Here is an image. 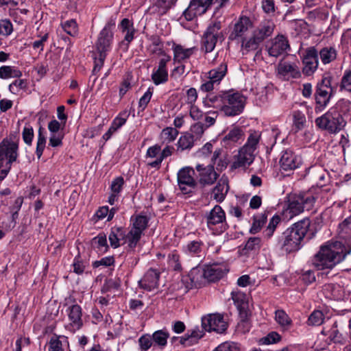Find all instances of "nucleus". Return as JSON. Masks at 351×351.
<instances>
[{
    "label": "nucleus",
    "mask_w": 351,
    "mask_h": 351,
    "mask_svg": "<svg viewBox=\"0 0 351 351\" xmlns=\"http://www.w3.org/2000/svg\"><path fill=\"white\" fill-rule=\"evenodd\" d=\"M231 294L241 319V322L239 324V326L240 327L241 325L245 327L246 326L247 330H248L249 324L247 322V319L250 313L247 295L241 291H232Z\"/></svg>",
    "instance_id": "4468645a"
},
{
    "label": "nucleus",
    "mask_w": 351,
    "mask_h": 351,
    "mask_svg": "<svg viewBox=\"0 0 351 351\" xmlns=\"http://www.w3.org/2000/svg\"><path fill=\"white\" fill-rule=\"evenodd\" d=\"M278 74L285 80L298 78L300 76L298 66L295 64L280 61L277 66Z\"/></svg>",
    "instance_id": "a878e982"
},
{
    "label": "nucleus",
    "mask_w": 351,
    "mask_h": 351,
    "mask_svg": "<svg viewBox=\"0 0 351 351\" xmlns=\"http://www.w3.org/2000/svg\"><path fill=\"white\" fill-rule=\"evenodd\" d=\"M302 72L306 75H311L317 69L318 53L315 47H311L304 50L302 56Z\"/></svg>",
    "instance_id": "f3484780"
},
{
    "label": "nucleus",
    "mask_w": 351,
    "mask_h": 351,
    "mask_svg": "<svg viewBox=\"0 0 351 351\" xmlns=\"http://www.w3.org/2000/svg\"><path fill=\"white\" fill-rule=\"evenodd\" d=\"M328 287L330 289L331 295L335 300H346L347 299L349 290L348 287H342L338 284L330 285Z\"/></svg>",
    "instance_id": "58836bf2"
},
{
    "label": "nucleus",
    "mask_w": 351,
    "mask_h": 351,
    "mask_svg": "<svg viewBox=\"0 0 351 351\" xmlns=\"http://www.w3.org/2000/svg\"><path fill=\"white\" fill-rule=\"evenodd\" d=\"M228 66L226 62L204 73L199 90L202 92H210L218 86L226 75Z\"/></svg>",
    "instance_id": "1a4fd4ad"
},
{
    "label": "nucleus",
    "mask_w": 351,
    "mask_h": 351,
    "mask_svg": "<svg viewBox=\"0 0 351 351\" xmlns=\"http://www.w3.org/2000/svg\"><path fill=\"white\" fill-rule=\"evenodd\" d=\"M337 232L345 243L329 241L322 245L313 259V265L318 270L332 269L351 252V221L340 222Z\"/></svg>",
    "instance_id": "f257e3e1"
},
{
    "label": "nucleus",
    "mask_w": 351,
    "mask_h": 351,
    "mask_svg": "<svg viewBox=\"0 0 351 351\" xmlns=\"http://www.w3.org/2000/svg\"><path fill=\"white\" fill-rule=\"evenodd\" d=\"M260 138L261 134L258 132H253L249 135L245 145L239 149L238 154L234 156L232 168L245 169L253 163Z\"/></svg>",
    "instance_id": "f03ea898"
},
{
    "label": "nucleus",
    "mask_w": 351,
    "mask_h": 351,
    "mask_svg": "<svg viewBox=\"0 0 351 351\" xmlns=\"http://www.w3.org/2000/svg\"><path fill=\"white\" fill-rule=\"evenodd\" d=\"M315 125L319 129L326 130L330 133H337L346 125V121L335 109H330L322 116L315 121Z\"/></svg>",
    "instance_id": "6e6552de"
},
{
    "label": "nucleus",
    "mask_w": 351,
    "mask_h": 351,
    "mask_svg": "<svg viewBox=\"0 0 351 351\" xmlns=\"http://www.w3.org/2000/svg\"><path fill=\"white\" fill-rule=\"evenodd\" d=\"M46 144V138L42 133L41 130H39L36 144V154L38 158H40L43 154Z\"/></svg>",
    "instance_id": "13d9d810"
},
{
    "label": "nucleus",
    "mask_w": 351,
    "mask_h": 351,
    "mask_svg": "<svg viewBox=\"0 0 351 351\" xmlns=\"http://www.w3.org/2000/svg\"><path fill=\"white\" fill-rule=\"evenodd\" d=\"M207 226L214 234H221L228 228L226 221H207Z\"/></svg>",
    "instance_id": "c03bdc74"
},
{
    "label": "nucleus",
    "mask_w": 351,
    "mask_h": 351,
    "mask_svg": "<svg viewBox=\"0 0 351 351\" xmlns=\"http://www.w3.org/2000/svg\"><path fill=\"white\" fill-rule=\"evenodd\" d=\"M266 48L269 56L278 58L287 53L289 44L285 36L278 35L270 40Z\"/></svg>",
    "instance_id": "dca6fc26"
},
{
    "label": "nucleus",
    "mask_w": 351,
    "mask_h": 351,
    "mask_svg": "<svg viewBox=\"0 0 351 351\" xmlns=\"http://www.w3.org/2000/svg\"><path fill=\"white\" fill-rule=\"evenodd\" d=\"M194 173V169L189 167H183L178 172V185L183 194H189L195 189L196 181L193 178Z\"/></svg>",
    "instance_id": "f8f14e48"
},
{
    "label": "nucleus",
    "mask_w": 351,
    "mask_h": 351,
    "mask_svg": "<svg viewBox=\"0 0 351 351\" xmlns=\"http://www.w3.org/2000/svg\"><path fill=\"white\" fill-rule=\"evenodd\" d=\"M315 197L311 192H305L300 194L293 200L289 202L287 208L282 210V217L284 219H291L298 215L304 209L308 210L314 205Z\"/></svg>",
    "instance_id": "423d86ee"
},
{
    "label": "nucleus",
    "mask_w": 351,
    "mask_h": 351,
    "mask_svg": "<svg viewBox=\"0 0 351 351\" xmlns=\"http://www.w3.org/2000/svg\"><path fill=\"white\" fill-rule=\"evenodd\" d=\"M63 30L71 36H75L78 33V26L74 19H70L61 23Z\"/></svg>",
    "instance_id": "a18cd8bd"
},
{
    "label": "nucleus",
    "mask_w": 351,
    "mask_h": 351,
    "mask_svg": "<svg viewBox=\"0 0 351 351\" xmlns=\"http://www.w3.org/2000/svg\"><path fill=\"white\" fill-rule=\"evenodd\" d=\"M189 278L195 287H200L208 282L206 278L205 267L193 268L189 274Z\"/></svg>",
    "instance_id": "c756f323"
},
{
    "label": "nucleus",
    "mask_w": 351,
    "mask_h": 351,
    "mask_svg": "<svg viewBox=\"0 0 351 351\" xmlns=\"http://www.w3.org/2000/svg\"><path fill=\"white\" fill-rule=\"evenodd\" d=\"M92 246L97 250V253L104 254L108 250L106 236L104 234H99L92 240Z\"/></svg>",
    "instance_id": "c9c22d12"
},
{
    "label": "nucleus",
    "mask_w": 351,
    "mask_h": 351,
    "mask_svg": "<svg viewBox=\"0 0 351 351\" xmlns=\"http://www.w3.org/2000/svg\"><path fill=\"white\" fill-rule=\"evenodd\" d=\"M145 157L148 166L158 169L160 165H156V162L158 161L160 157V146L154 145L149 147L147 150Z\"/></svg>",
    "instance_id": "72a5a7b5"
},
{
    "label": "nucleus",
    "mask_w": 351,
    "mask_h": 351,
    "mask_svg": "<svg viewBox=\"0 0 351 351\" xmlns=\"http://www.w3.org/2000/svg\"><path fill=\"white\" fill-rule=\"evenodd\" d=\"M13 31L12 24L8 19L0 21V35L8 36L12 34Z\"/></svg>",
    "instance_id": "052dcab7"
},
{
    "label": "nucleus",
    "mask_w": 351,
    "mask_h": 351,
    "mask_svg": "<svg viewBox=\"0 0 351 351\" xmlns=\"http://www.w3.org/2000/svg\"><path fill=\"white\" fill-rule=\"evenodd\" d=\"M152 79L156 85L166 82L168 80V72L167 69H157L153 72Z\"/></svg>",
    "instance_id": "de8ad7c7"
},
{
    "label": "nucleus",
    "mask_w": 351,
    "mask_h": 351,
    "mask_svg": "<svg viewBox=\"0 0 351 351\" xmlns=\"http://www.w3.org/2000/svg\"><path fill=\"white\" fill-rule=\"evenodd\" d=\"M211 162L217 165V170H222L227 167L226 158L222 156V149L217 148L211 154Z\"/></svg>",
    "instance_id": "e433bc0d"
},
{
    "label": "nucleus",
    "mask_w": 351,
    "mask_h": 351,
    "mask_svg": "<svg viewBox=\"0 0 351 351\" xmlns=\"http://www.w3.org/2000/svg\"><path fill=\"white\" fill-rule=\"evenodd\" d=\"M279 163L281 170L291 171L301 166L302 160L300 155L291 150L287 149L282 153Z\"/></svg>",
    "instance_id": "6ab92c4d"
},
{
    "label": "nucleus",
    "mask_w": 351,
    "mask_h": 351,
    "mask_svg": "<svg viewBox=\"0 0 351 351\" xmlns=\"http://www.w3.org/2000/svg\"><path fill=\"white\" fill-rule=\"evenodd\" d=\"M245 138V133L242 128L232 125L227 130V132L222 138L223 145L226 147H232L237 143L243 142Z\"/></svg>",
    "instance_id": "412c9836"
},
{
    "label": "nucleus",
    "mask_w": 351,
    "mask_h": 351,
    "mask_svg": "<svg viewBox=\"0 0 351 351\" xmlns=\"http://www.w3.org/2000/svg\"><path fill=\"white\" fill-rule=\"evenodd\" d=\"M229 186L227 178H221L213 189L210 197L217 202H222L228 192Z\"/></svg>",
    "instance_id": "cd10ccee"
},
{
    "label": "nucleus",
    "mask_w": 351,
    "mask_h": 351,
    "mask_svg": "<svg viewBox=\"0 0 351 351\" xmlns=\"http://www.w3.org/2000/svg\"><path fill=\"white\" fill-rule=\"evenodd\" d=\"M26 83L23 80H16L9 86L10 91L13 94H17L21 90L25 88Z\"/></svg>",
    "instance_id": "338daca9"
},
{
    "label": "nucleus",
    "mask_w": 351,
    "mask_h": 351,
    "mask_svg": "<svg viewBox=\"0 0 351 351\" xmlns=\"http://www.w3.org/2000/svg\"><path fill=\"white\" fill-rule=\"evenodd\" d=\"M319 57L324 64H328L337 58V51L334 47H326L320 50Z\"/></svg>",
    "instance_id": "ea45409f"
},
{
    "label": "nucleus",
    "mask_w": 351,
    "mask_h": 351,
    "mask_svg": "<svg viewBox=\"0 0 351 351\" xmlns=\"http://www.w3.org/2000/svg\"><path fill=\"white\" fill-rule=\"evenodd\" d=\"M213 149V144L207 143L197 152V156L202 159L206 158L211 155Z\"/></svg>",
    "instance_id": "69168bd1"
},
{
    "label": "nucleus",
    "mask_w": 351,
    "mask_h": 351,
    "mask_svg": "<svg viewBox=\"0 0 351 351\" xmlns=\"http://www.w3.org/2000/svg\"><path fill=\"white\" fill-rule=\"evenodd\" d=\"M147 227V221H134L130 230L125 234L124 244H127L131 249L136 247Z\"/></svg>",
    "instance_id": "2eb2a0df"
},
{
    "label": "nucleus",
    "mask_w": 351,
    "mask_h": 351,
    "mask_svg": "<svg viewBox=\"0 0 351 351\" xmlns=\"http://www.w3.org/2000/svg\"><path fill=\"white\" fill-rule=\"evenodd\" d=\"M322 334L328 336L330 341L335 343L343 344L345 343V338L338 329V324L335 322L331 328L326 332L324 330L322 332Z\"/></svg>",
    "instance_id": "f704fd0d"
},
{
    "label": "nucleus",
    "mask_w": 351,
    "mask_h": 351,
    "mask_svg": "<svg viewBox=\"0 0 351 351\" xmlns=\"http://www.w3.org/2000/svg\"><path fill=\"white\" fill-rule=\"evenodd\" d=\"M275 25L271 20L264 19L253 30L249 38H244L241 40V47L247 51L255 50L258 45L274 32Z\"/></svg>",
    "instance_id": "39448f33"
},
{
    "label": "nucleus",
    "mask_w": 351,
    "mask_h": 351,
    "mask_svg": "<svg viewBox=\"0 0 351 351\" xmlns=\"http://www.w3.org/2000/svg\"><path fill=\"white\" fill-rule=\"evenodd\" d=\"M198 172L199 181L201 184H212L218 178V175L212 165L204 167L203 165H197L195 167Z\"/></svg>",
    "instance_id": "393cba45"
},
{
    "label": "nucleus",
    "mask_w": 351,
    "mask_h": 351,
    "mask_svg": "<svg viewBox=\"0 0 351 351\" xmlns=\"http://www.w3.org/2000/svg\"><path fill=\"white\" fill-rule=\"evenodd\" d=\"M213 351H241V348L235 342L225 341L219 344Z\"/></svg>",
    "instance_id": "603ef678"
},
{
    "label": "nucleus",
    "mask_w": 351,
    "mask_h": 351,
    "mask_svg": "<svg viewBox=\"0 0 351 351\" xmlns=\"http://www.w3.org/2000/svg\"><path fill=\"white\" fill-rule=\"evenodd\" d=\"M204 331L199 330L198 327H196L191 330H189L183 337H182L180 339V343L186 346H189L196 343L199 339L204 337Z\"/></svg>",
    "instance_id": "7c9ffc66"
},
{
    "label": "nucleus",
    "mask_w": 351,
    "mask_h": 351,
    "mask_svg": "<svg viewBox=\"0 0 351 351\" xmlns=\"http://www.w3.org/2000/svg\"><path fill=\"white\" fill-rule=\"evenodd\" d=\"M202 326L204 330L208 332L215 331L217 333H223L226 330L228 324L224 320L223 315L210 314L202 317Z\"/></svg>",
    "instance_id": "ddd939ff"
},
{
    "label": "nucleus",
    "mask_w": 351,
    "mask_h": 351,
    "mask_svg": "<svg viewBox=\"0 0 351 351\" xmlns=\"http://www.w3.org/2000/svg\"><path fill=\"white\" fill-rule=\"evenodd\" d=\"M151 337L154 346L164 348L167 343V339L169 337V334L165 330H158L155 331Z\"/></svg>",
    "instance_id": "4c0bfd02"
},
{
    "label": "nucleus",
    "mask_w": 351,
    "mask_h": 351,
    "mask_svg": "<svg viewBox=\"0 0 351 351\" xmlns=\"http://www.w3.org/2000/svg\"><path fill=\"white\" fill-rule=\"evenodd\" d=\"M245 104V97L240 93L231 90L222 93L221 111L226 116L240 114L244 109Z\"/></svg>",
    "instance_id": "0eeeda50"
},
{
    "label": "nucleus",
    "mask_w": 351,
    "mask_h": 351,
    "mask_svg": "<svg viewBox=\"0 0 351 351\" xmlns=\"http://www.w3.org/2000/svg\"><path fill=\"white\" fill-rule=\"evenodd\" d=\"M221 22L214 21L207 28L202 39V48L206 53L211 52L217 40L222 38Z\"/></svg>",
    "instance_id": "9b49d317"
},
{
    "label": "nucleus",
    "mask_w": 351,
    "mask_h": 351,
    "mask_svg": "<svg viewBox=\"0 0 351 351\" xmlns=\"http://www.w3.org/2000/svg\"><path fill=\"white\" fill-rule=\"evenodd\" d=\"M213 0H192L183 13L187 21L193 19L197 16L204 14L211 5Z\"/></svg>",
    "instance_id": "aec40b11"
},
{
    "label": "nucleus",
    "mask_w": 351,
    "mask_h": 351,
    "mask_svg": "<svg viewBox=\"0 0 351 351\" xmlns=\"http://www.w3.org/2000/svg\"><path fill=\"white\" fill-rule=\"evenodd\" d=\"M66 312L69 320L68 328L73 332L80 330L83 325L81 306L78 304L71 305L67 308Z\"/></svg>",
    "instance_id": "5701e85b"
},
{
    "label": "nucleus",
    "mask_w": 351,
    "mask_h": 351,
    "mask_svg": "<svg viewBox=\"0 0 351 351\" xmlns=\"http://www.w3.org/2000/svg\"><path fill=\"white\" fill-rule=\"evenodd\" d=\"M21 76V72L15 66H2L0 67V78L9 79L12 77H19Z\"/></svg>",
    "instance_id": "79ce46f5"
},
{
    "label": "nucleus",
    "mask_w": 351,
    "mask_h": 351,
    "mask_svg": "<svg viewBox=\"0 0 351 351\" xmlns=\"http://www.w3.org/2000/svg\"><path fill=\"white\" fill-rule=\"evenodd\" d=\"M324 319V315L320 311H314L309 316L307 323L310 326H319Z\"/></svg>",
    "instance_id": "3c124183"
},
{
    "label": "nucleus",
    "mask_w": 351,
    "mask_h": 351,
    "mask_svg": "<svg viewBox=\"0 0 351 351\" xmlns=\"http://www.w3.org/2000/svg\"><path fill=\"white\" fill-rule=\"evenodd\" d=\"M341 89L351 93V69L346 70L341 80Z\"/></svg>",
    "instance_id": "4d7b16f0"
},
{
    "label": "nucleus",
    "mask_w": 351,
    "mask_h": 351,
    "mask_svg": "<svg viewBox=\"0 0 351 351\" xmlns=\"http://www.w3.org/2000/svg\"><path fill=\"white\" fill-rule=\"evenodd\" d=\"M129 115L130 112L127 110H123L113 119L111 124L119 130L126 123Z\"/></svg>",
    "instance_id": "8fccbe9b"
},
{
    "label": "nucleus",
    "mask_w": 351,
    "mask_h": 351,
    "mask_svg": "<svg viewBox=\"0 0 351 351\" xmlns=\"http://www.w3.org/2000/svg\"><path fill=\"white\" fill-rule=\"evenodd\" d=\"M331 109H335L340 114H346L351 110V102L348 99H340Z\"/></svg>",
    "instance_id": "864d4df0"
},
{
    "label": "nucleus",
    "mask_w": 351,
    "mask_h": 351,
    "mask_svg": "<svg viewBox=\"0 0 351 351\" xmlns=\"http://www.w3.org/2000/svg\"><path fill=\"white\" fill-rule=\"evenodd\" d=\"M332 89L330 86V80L324 79L321 83L317 84L315 99L317 104V108L322 110L328 104Z\"/></svg>",
    "instance_id": "a211bd4d"
},
{
    "label": "nucleus",
    "mask_w": 351,
    "mask_h": 351,
    "mask_svg": "<svg viewBox=\"0 0 351 351\" xmlns=\"http://www.w3.org/2000/svg\"><path fill=\"white\" fill-rule=\"evenodd\" d=\"M310 221H298L284 232L282 248L287 253L300 250L301 241L307 233Z\"/></svg>",
    "instance_id": "20e7f679"
},
{
    "label": "nucleus",
    "mask_w": 351,
    "mask_h": 351,
    "mask_svg": "<svg viewBox=\"0 0 351 351\" xmlns=\"http://www.w3.org/2000/svg\"><path fill=\"white\" fill-rule=\"evenodd\" d=\"M173 52V61L182 62L189 59L196 51L195 47L186 48L181 45L173 44L172 47Z\"/></svg>",
    "instance_id": "c85d7f7f"
},
{
    "label": "nucleus",
    "mask_w": 351,
    "mask_h": 351,
    "mask_svg": "<svg viewBox=\"0 0 351 351\" xmlns=\"http://www.w3.org/2000/svg\"><path fill=\"white\" fill-rule=\"evenodd\" d=\"M226 215L221 207L216 205L210 212L207 219H225Z\"/></svg>",
    "instance_id": "680f3d73"
},
{
    "label": "nucleus",
    "mask_w": 351,
    "mask_h": 351,
    "mask_svg": "<svg viewBox=\"0 0 351 351\" xmlns=\"http://www.w3.org/2000/svg\"><path fill=\"white\" fill-rule=\"evenodd\" d=\"M204 103L205 106H213L221 110V105L222 104V94H209L206 96Z\"/></svg>",
    "instance_id": "09e8293b"
},
{
    "label": "nucleus",
    "mask_w": 351,
    "mask_h": 351,
    "mask_svg": "<svg viewBox=\"0 0 351 351\" xmlns=\"http://www.w3.org/2000/svg\"><path fill=\"white\" fill-rule=\"evenodd\" d=\"M281 339L280 335L276 332H271L266 337L262 338L260 340L261 344H270L275 343L279 341Z\"/></svg>",
    "instance_id": "0e129e2a"
},
{
    "label": "nucleus",
    "mask_w": 351,
    "mask_h": 351,
    "mask_svg": "<svg viewBox=\"0 0 351 351\" xmlns=\"http://www.w3.org/2000/svg\"><path fill=\"white\" fill-rule=\"evenodd\" d=\"M306 123L305 116L300 112H295L293 115V125L297 131L304 128Z\"/></svg>",
    "instance_id": "e2e57ef3"
},
{
    "label": "nucleus",
    "mask_w": 351,
    "mask_h": 351,
    "mask_svg": "<svg viewBox=\"0 0 351 351\" xmlns=\"http://www.w3.org/2000/svg\"><path fill=\"white\" fill-rule=\"evenodd\" d=\"M160 273L154 269H149L143 278L138 281L139 286L147 291H152L158 287Z\"/></svg>",
    "instance_id": "bb28decb"
},
{
    "label": "nucleus",
    "mask_w": 351,
    "mask_h": 351,
    "mask_svg": "<svg viewBox=\"0 0 351 351\" xmlns=\"http://www.w3.org/2000/svg\"><path fill=\"white\" fill-rule=\"evenodd\" d=\"M261 239L258 237H252L248 239L244 248L245 254L251 251H256L260 248Z\"/></svg>",
    "instance_id": "6e6d98bb"
},
{
    "label": "nucleus",
    "mask_w": 351,
    "mask_h": 351,
    "mask_svg": "<svg viewBox=\"0 0 351 351\" xmlns=\"http://www.w3.org/2000/svg\"><path fill=\"white\" fill-rule=\"evenodd\" d=\"M23 139L27 145H31L34 138V130L30 125H25L22 132Z\"/></svg>",
    "instance_id": "774afa93"
},
{
    "label": "nucleus",
    "mask_w": 351,
    "mask_h": 351,
    "mask_svg": "<svg viewBox=\"0 0 351 351\" xmlns=\"http://www.w3.org/2000/svg\"><path fill=\"white\" fill-rule=\"evenodd\" d=\"M125 231L120 227L112 228L109 234V241L110 245L117 248L121 245H124Z\"/></svg>",
    "instance_id": "473e14b6"
},
{
    "label": "nucleus",
    "mask_w": 351,
    "mask_h": 351,
    "mask_svg": "<svg viewBox=\"0 0 351 351\" xmlns=\"http://www.w3.org/2000/svg\"><path fill=\"white\" fill-rule=\"evenodd\" d=\"M275 319L285 330H288L292 325V320L283 310H277L275 312Z\"/></svg>",
    "instance_id": "a19ab883"
},
{
    "label": "nucleus",
    "mask_w": 351,
    "mask_h": 351,
    "mask_svg": "<svg viewBox=\"0 0 351 351\" xmlns=\"http://www.w3.org/2000/svg\"><path fill=\"white\" fill-rule=\"evenodd\" d=\"M194 145V137L189 133L182 135L178 141V149L182 151L190 149Z\"/></svg>",
    "instance_id": "37998d69"
},
{
    "label": "nucleus",
    "mask_w": 351,
    "mask_h": 351,
    "mask_svg": "<svg viewBox=\"0 0 351 351\" xmlns=\"http://www.w3.org/2000/svg\"><path fill=\"white\" fill-rule=\"evenodd\" d=\"M18 157V142L12 138H4L0 143V182L7 177Z\"/></svg>",
    "instance_id": "7ed1b4c3"
},
{
    "label": "nucleus",
    "mask_w": 351,
    "mask_h": 351,
    "mask_svg": "<svg viewBox=\"0 0 351 351\" xmlns=\"http://www.w3.org/2000/svg\"><path fill=\"white\" fill-rule=\"evenodd\" d=\"M178 134V131L173 128L168 127L162 130L160 138L163 143L173 141Z\"/></svg>",
    "instance_id": "49530a36"
},
{
    "label": "nucleus",
    "mask_w": 351,
    "mask_h": 351,
    "mask_svg": "<svg viewBox=\"0 0 351 351\" xmlns=\"http://www.w3.org/2000/svg\"><path fill=\"white\" fill-rule=\"evenodd\" d=\"M141 351H147L154 345L151 335L145 334L142 335L138 340Z\"/></svg>",
    "instance_id": "5fc2aeb1"
},
{
    "label": "nucleus",
    "mask_w": 351,
    "mask_h": 351,
    "mask_svg": "<svg viewBox=\"0 0 351 351\" xmlns=\"http://www.w3.org/2000/svg\"><path fill=\"white\" fill-rule=\"evenodd\" d=\"M255 18L241 15L235 23L232 35L242 40L247 38V32L254 27Z\"/></svg>",
    "instance_id": "4be33fe9"
},
{
    "label": "nucleus",
    "mask_w": 351,
    "mask_h": 351,
    "mask_svg": "<svg viewBox=\"0 0 351 351\" xmlns=\"http://www.w3.org/2000/svg\"><path fill=\"white\" fill-rule=\"evenodd\" d=\"M113 37L114 33H108L106 30L100 32L96 43V49L99 56L95 58L94 71L99 70L103 66L107 53L111 50Z\"/></svg>",
    "instance_id": "9d476101"
},
{
    "label": "nucleus",
    "mask_w": 351,
    "mask_h": 351,
    "mask_svg": "<svg viewBox=\"0 0 351 351\" xmlns=\"http://www.w3.org/2000/svg\"><path fill=\"white\" fill-rule=\"evenodd\" d=\"M119 27L123 34V41L127 42V45H128L134 39L136 32L132 21L128 19H123L119 25Z\"/></svg>",
    "instance_id": "2f4dec72"
},
{
    "label": "nucleus",
    "mask_w": 351,
    "mask_h": 351,
    "mask_svg": "<svg viewBox=\"0 0 351 351\" xmlns=\"http://www.w3.org/2000/svg\"><path fill=\"white\" fill-rule=\"evenodd\" d=\"M168 262L170 267L175 271H180L182 269L180 262V256L176 252H173L169 254Z\"/></svg>",
    "instance_id": "bf43d9fd"
},
{
    "label": "nucleus",
    "mask_w": 351,
    "mask_h": 351,
    "mask_svg": "<svg viewBox=\"0 0 351 351\" xmlns=\"http://www.w3.org/2000/svg\"><path fill=\"white\" fill-rule=\"evenodd\" d=\"M204 267L208 282H216L220 280L228 271V267L224 263H215L206 265Z\"/></svg>",
    "instance_id": "b1692460"
}]
</instances>
